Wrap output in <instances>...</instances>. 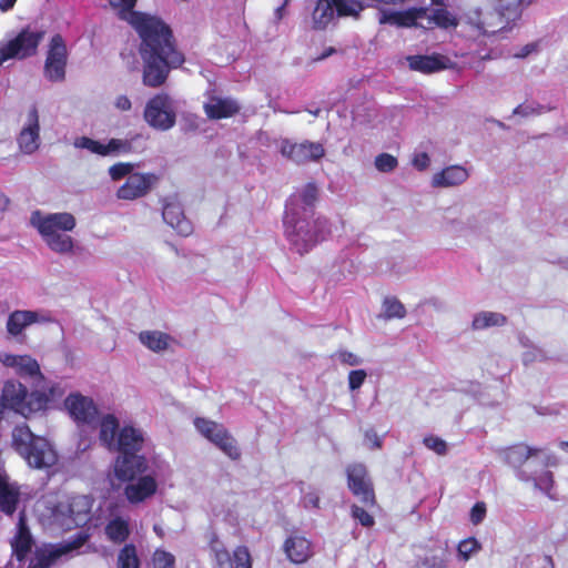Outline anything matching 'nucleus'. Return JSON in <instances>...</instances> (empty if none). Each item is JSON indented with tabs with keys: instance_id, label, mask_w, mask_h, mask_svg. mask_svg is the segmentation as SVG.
<instances>
[{
	"instance_id": "37",
	"label": "nucleus",
	"mask_w": 568,
	"mask_h": 568,
	"mask_svg": "<svg viewBox=\"0 0 568 568\" xmlns=\"http://www.w3.org/2000/svg\"><path fill=\"white\" fill-rule=\"evenodd\" d=\"M118 568H140V560L133 544H126L119 551Z\"/></svg>"
},
{
	"instance_id": "57",
	"label": "nucleus",
	"mask_w": 568,
	"mask_h": 568,
	"mask_svg": "<svg viewBox=\"0 0 568 568\" xmlns=\"http://www.w3.org/2000/svg\"><path fill=\"white\" fill-rule=\"evenodd\" d=\"M10 203V200L4 194L0 193V212H3L7 210L8 205Z\"/></svg>"
},
{
	"instance_id": "44",
	"label": "nucleus",
	"mask_w": 568,
	"mask_h": 568,
	"mask_svg": "<svg viewBox=\"0 0 568 568\" xmlns=\"http://www.w3.org/2000/svg\"><path fill=\"white\" fill-rule=\"evenodd\" d=\"M133 164L129 162H119L109 168L110 178L113 181H120L123 178H128L133 172Z\"/></svg>"
},
{
	"instance_id": "48",
	"label": "nucleus",
	"mask_w": 568,
	"mask_h": 568,
	"mask_svg": "<svg viewBox=\"0 0 568 568\" xmlns=\"http://www.w3.org/2000/svg\"><path fill=\"white\" fill-rule=\"evenodd\" d=\"M366 372L364 369L351 371L348 374V386L351 390L358 389L366 379Z\"/></svg>"
},
{
	"instance_id": "22",
	"label": "nucleus",
	"mask_w": 568,
	"mask_h": 568,
	"mask_svg": "<svg viewBox=\"0 0 568 568\" xmlns=\"http://www.w3.org/2000/svg\"><path fill=\"white\" fill-rule=\"evenodd\" d=\"M144 445V436L141 429L131 425L123 426L116 436V443L113 446L118 455L140 454Z\"/></svg>"
},
{
	"instance_id": "10",
	"label": "nucleus",
	"mask_w": 568,
	"mask_h": 568,
	"mask_svg": "<svg viewBox=\"0 0 568 568\" xmlns=\"http://www.w3.org/2000/svg\"><path fill=\"white\" fill-rule=\"evenodd\" d=\"M143 118L152 129L168 131L175 125L176 112L168 93H158L145 104Z\"/></svg>"
},
{
	"instance_id": "50",
	"label": "nucleus",
	"mask_w": 568,
	"mask_h": 568,
	"mask_svg": "<svg viewBox=\"0 0 568 568\" xmlns=\"http://www.w3.org/2000/svg\"><path fill=\"white\" fill-rule=\"evenodd\" d=\"M430 159L426 152L418 153L413 159V165L418 171H424L429 166Z\"/></svg>"
},
{
	"instance_id": "47",
	"label": "nucleus",
	"mask_w": 568,
	"mask_h": 568,
	"mask_svg": "<svg viewBox=\"0 0 568 568\" xmlns=\"http://www.w3.org/2000/svg\"><path fill=\"white\" fill-rule=\"evenodd\" d=\"M352 517L363 526V527H373L375 524L374 517L367 513L364 508L353 505L351 508Z\"/></svg>"
},
{
	"instance_id": "59",
	"label": "nucleus",
	"mask_w": 568,
	"mask_h": 568,
	"mask_svg": "<svg viewBox=\"0 0 568 568\" xmlns=\"http://www.w3.org/2000/svg\"><path fill=\"white\" fill-rule=\"evenodd\" d=\"M429 568H446L445 560H443V559L435 560L434 559V562L432 564V566Z\"/></svg>"
},
{
	"instance_id": "27",
	"label": "nucleus",
	"mask_w": 568,
	"mask_h": 568,
	"mask_svg": "<svg viewBox=\"0 0 568 568\" xmlns=\"http://www.w3.org/2000/svg\"><path fill=\"white\" fill-rule=\"evenodd\" d=\"M204 111L209 119L221 120L235 115L240 111V105L232 99H223L212 97L207 103L204 104Z\"/></svg>"
},
{
	"instance_id": "46",
	"label": "nucleus",
	"mask_w": 568,
	"mask_h": 568,
	"mask_svg": "<svg viewBox=\"0 0 568 568\" xmlns=\"http://www.w3.org/2000/svg\"><path fill=\"white\" fill-rule=\"evenodd\" d=\"M154 568H175V558L165 550H156L153 555Z\"/></svg>"
},
{
	"instance_id": "7",
	"label": "nucleus",
	"mask_w": 568,
	"mask_h": 568,
	"mask_svg": "<svg viewBox=\"0 0 568 568\" xmlns=\"http://www.w3.org/2000/svg\"><path fill=\"white\" fill-rule=\"evenodd\" d=\"M363 10L364 6L358 0H317L312 13L313 29L325 30L335 11L338 17L358 18Z\"/></svg>"
},
{
	"instance_id": "8",
	"label": "nucleus",
	"mask_w": 568,
	"mask_h": 568,
	"mask_svg": "<svg viewBox=\"0 0 568 568\" xmlns=\"http://www.w3.org/2000/svg\"><path fill=\"white\" fill-rule=\"evenodd\" d=\"M44 36V30L23 28L13 39L0 48V65L10 59L22 60L34 55Z\"/></svg>"
},
{
	"instance_id": "43",
	"label": "nucleus",
	"mask_w": 568,
	"mask_h": 568,
	"mask_svg": "<svg viewBox=\"0 0 568 568\" xmlns=\"http://www.w3.org/2000/svg\"><path fill=\"white\" fill-rule=\"evenodd\" d=\"M429 20L442 28H448L452 26H456V20L450 16V13L446 9H435L433 14L429 17Z\"/></svg>"
},
{
	"instance_id": "4",
	"label": "nucleus",
	"mask_w": 568,
	"mask_h": 568,
	"mask_svg": "<svg viewBox=\"0 0 568 568\" xmlns=\"http://www.w3.org/2000/svg\"><path fill=\"white\" fill-rule=\"evenodd\" d=\"M31 224L38 230L47 246L60 254L73 251V240L67 232L75 227V217L68 212L43 214L34 211L30 217Z\"/></svg>"
},
{
	"instance_id": "54",
	"label": "nucleus",
	"mask_w": 568,
	"mask_h": 568,
	"mask_svg": "<svg viewBox=\"0 0 568 568\" xmlns=\"http://www.w3.org/2000/svg\"><path fill=\"white\" fill-rule=\"evenodd\" d=\"M16 2L17 0H0V11L7 12L11 10L14 7Z\"/></svg>"
},
{
	"instance_id": "16",
	"label": "nucleus",
	"mask_w": 568,
	"mask_h": 568,
	"mask_svg": "<svg viewBox=\"0 0 568 568\" xmlns=\"http://www.w3.org/2000/svg\"><path fill=\"white\" fill-rule=\"evenodd\" d=\"M159 176L154 173L134 172L118 189L116 197L124 201H133L145 196L158 183Z\"/></svg>"
},
{
	"instance_id": "20",
	"label": "nucleus",
	"mask_w": 568,
	"mask_h": 568,
	"mask_svg": "<svg viewBox=\"0 0 568 568\" xmlns=\"http://www.w3.org/2000/svg\"><path fill=\"white\" fill-rule=\"evenodd\" d=\"M89 539L87 532L77 534L72 540L59 544L47 554H41L37 557V561L30 564L28 568H50L60 557L81 548Z\"/></svg>"
},
{
	"instance_id": "12",
	"label": "nucleus",
	"mask_w": 568,
	"mask_h": 568,
	"mask_svg": "<svg viewBox=\"0 0 568 568\" xmlns=\"http://www.w3.org/2000/svg\"><path fill=\"white\" fill-rule=\"evenodd\" d=\"M0 359L4 366L14 368L17 375L20 377L30 378L32 388L48 392V386H50L51 383H48L47 378L41 373L37 359L29 355L12 354H3Z\"/></svg>"
},
{
	"instance_id": "40",
	"label": "nucleus",
	"mask_w": 568,
	"mask_h": 568,
	"mask_svg": "<svg viewBox=\"0 0 568 568\" xmlns=\"http://www.w3.org/2000/svg\"><path fill=\"white\" fill-rule=\"evenodd\" d=\"M74 146L79 148V149H85V150L90 151L91 153H94V154H98L101 156L108 155V150H106L105 144H103L99 141H95L91 138H88V136H80V138L75 139Z\"/></svg>"
},
{
	"instance_id": "13",
	"label": "nucleus",
	"mask_w": 568,
	"mask_h": 568,
	"mask_svg": "<svg viewBox=\"0 0 568 568\" xmlns=\"http://www.w3.org/2000/svg\"><path fill=\"white\" fill-rule=\"evenodd\" d=\"M68 63V49L61 34H54L49 43L44 62V75L51 82H61L65 79Z\"/></svg>"
},
{
	"instance_id": "51",
	"label": "nucleus",
	"mask_w": 568,
	"mask_h": 568,
	"mask_svg": "<svg viewBox=\"0 0 568 568\" xmlns=\"http://www.w3.org/2000/svg\"><path fill=\"white\" fill-rule=\"evenodd\" d=\"M114 105L120 111H129L132 108L131 100L126 95L116 97Z\"/></svg>"
},
{
	"instance_id": "38",
	"label": "nucleus",
	"mask_w": 568,
	"mask_h": 568,
	"mask_svg": "<svg viewBox=\"0 0 568 568\" xmlns=\"http://www.w3.org/2000/svg\"><path fill=\"white\" fill-rule=\"evenodd\" d=\"M480 549V542L475 537H468L458 542L457 557L463 561H468Z\"/></svg>"
},
{
	"instance_id": "28",
	"label": "nucleus",
	"mask_w": 568,
	"mask_h": 568,
	"mask_svg": "<svg viewBox=\"0 0 568 568\" xmlns=\"http://www.w3.org/2000/svg\"><path fill=\"white\" fill-rule=\"evenodd\" d=\"M407 61L412 70L429 74L446 69L448 59L442 54H416L409 55Z\"/></svg>"
},
{
	"instance_id": "17",
	"label": "nucleus",
	"mask_w": 568,
	"mask_h": 568,
	"mask_svg": "<svg viewBox=\"0 0 568 568\" xmlns=\"http://www.w3.org/2000/svg\"><path fill=\"white\" fill-rule=\"evenodd\" d=\"M148 468V459L142 454L118 455L114 460V475L122 483L135 480L144 475Z\"/></svg>"
},
{
	"instance_id": "23",
	"label": "nucleus",
	"mask_w": 568,
	"mask_h": 568,
	"mask_svg": "<svg viewBox=\"0 0 568 568\" xmlns=\"http://www.w3.org/2000/svg\"><path fill=\"white\" fill-rule=\"evenodd\" d=\"M283 551L293 564H304L313 556L312 542L304 536L293 532L284 544Z\"/></svg>"
},
{
	"instance_id": "31",
	"label": "nucleus",
	"mask_w": 568,
	"mask_h": 568,
	"mask_svg": "<svg viewBox=\"0 0 568 568\" xmlns=\"http://www.w3.org/2000/svg\"><path fill=\"white\" fill-rule=\"evenodd\" d=\"M33 546V539L27 527L23 517L20 518L18 532L11 541L12 554L18 561H23L30 554Z\"/></svg>"
},
{
	"instance_id": "9",
	"label": "nucleus",
	"mask_w": 568,
	"mask_h": 568,
	"mask_svg": "<svg viewBox=\"0 0 568 568\" xmlns=\"http://www.w3.org/2000/svg\"><path fill=\"white\" fill-rule=\"evenodd\" d=\"M194 426L204 438L214 444L229 458L232 460L241 458V450L236 439L222 424L204 417H196Z\"/></svg>"
},
{
	"instance_id": "64",
	"label": "nucleus",
	"mask_w": 568,
	"mask_h": 568,
	"mask_svg": "<svg viewBox=\"0 0 568 568\" xmlns=\"http://www.w3.org/2000/svg\"><path fill=\"white\" fill-rule=\"evenodd\" d=\"M283 9H284V7L282 6V7L277 8V10H276V14H277L278 19L282 18Z\"/></svg>"
},
{
	"instance_id": "45",
	"label": "nucleus",
	"mask_w": 568,
	"mask_h": 568,
	"mask_svg": "<svg viewBox=\"0 0 568 568\" xmlns=\"http://www.w3.org/2000/svg\"><path fill=\"white\" fill-rule=\"evenodd\" d=\"M423 444L439 456L447 454V444L444 439L435 435H427L423 439Z\"/></svg>"
},
{
	"instance_id": "18",
	"label": "nucleus",
	"mask_w": 568,
	"mask_h": 568,
	"mask_svg": "<svg viewBox=\"0 0 568 568\" xmlns=\"http://www.w3.org/2000/svg\"><path fill=\"white\" fill-rule=\"evenodd\" d=\"M20 150L26 154H32L40 145L39 113L36 105H32L26 115V122L18 135Z\"/></svg>"
},
{
	"instance_id": "26",
	"label": "nucleus",
	"mask_w": 568,
	"mask_h": 568,
	"mask_svg": "<svg viewBox=\"0 0 568 568\" xmlns=\"http://www.w3.org/2000/svg\"><path fill=\"white\" fill-rule=\"evenodd\" d=\"M162 217L168 225L182 236H187L193 231L192 223L186 219L183 209L179 203H165L162 211Z\"/></svg>"
},
{
	"instance_id": "33",
	"label": "nucleus",
	"mask_w": 568,
	"mask_h": 568,
	"mask_svg": "<svg viewBox=\"0 0 568 568\" xmlns=\"http://www.w3.org/2000/svg\"><path fill=\"white\" fill-rule=\"evenodd\" d=\"M39 315L37 312L32 311H14L9 315L7 322L8 332L17 336L19 335L27 326L38 322Z\"/></svg>"
},
{
	"instance_id": "32",
	"label": "nucleus",
	"mask_w": 568,
	"mask_h": 568,
	"mask_svg": "<svg viewBox=\"0 0 568 568\" xmlns=\"http://www.w3.org/2000/svg\"><path fill=\"white\" fill-rule=\"evenodd\" d=\"M120 429L119 420L114 415L108 414L102 417L99 439L109 450L113 449Z\"/></svg>"
},
{
	"instance_id": "2",
	"label": "nucleus",
	"mask_w": 568,
	"mask_h": 568,
	"mask_svg": "<svg viewBox=\"0 0 568 568\" xmlns=\"http://www.w3.org/2000/svg\"><path fill=\"white\" fill-rule=\"evenodd\" d=\"M318 197V189L314 182L307 183L298 195L293 194L288 197L285 205L283 223L286 229L288 241L296 247L297 252L303 254L313 247L329 233L326 219H317L314 222L315 231H304L303 221L300 215V202L304 204V215L307 209H313Z\"/></svg>"
},
{
	"instance_id": "55",
	"label": "nucleus",
	"mask_w": 568,
	"mask_h": 568,
	"mask_svg": "<svg viewBox=\"0 0 568 568\" xmlns=\"http://www.w3.org/2000/svg\"><path fill=\"white\" fill-rule=\"evenodd\" d=\"M540 483H546V491L549 494V487L552 485V474L550 471H546L544 476L540 478Z\"/></svg>"
},
{
	"instance_id": "36",
	"label": "nucleus",
	"mask_w": 568,
	"mask_h": 568,
	"mask_svg": "<svg viewBox=\"0 0 568 568\" xmlns=\"http://www.w3.org/2000/svg\"><path fill=\"white\" fill-rule=\"evenodd\" d=\"M507 323V317L500 313L481 312L473 320L474 329H484L490 326H503Z\"/></svg>"
},
{
	"instance_id": "62",
	"label": "nucleus",
	"mask_w": 568,
	"mask_h": 568,
	"mask_svg": "<svg viewBox=\"0 0 568 568\" xmlns=\"http://www.w3.org/2000/svg\"><path fill=\"white\" fill-rule=\"evenodd\" d=\"M560 448L568 452V442H561L560 443Z\"/></svg>"
},
{
	"instance_id": "14",
	"label": "nucleus",
	"mask_w": 568,
	"mask_h": 568,
	"mask_svg": "<svg viewBox=\"0 0 568 568\" xmlns=\"http://www.w3.org/2000/svg\"><path fill=\"white\" fill-rule=\"evenodd\" d=\"M280 153L295 164H305L321 160L325 155V149L320 142L305 140L297 143L283 139L280 145Z\"/></svg>"
},
{
	"instance_id": "56",
	"label": "nucleus",
	"mask_w": 568,
	"mask_h": 568,
	"mask_svg": "<svg viewBox=\"0 0 568 568\" xmlns=\"http://www.w3.org/2000/svg\"><path fill=\"white\" fill-rule=\"evenodd\" d=\"M336 52L335 48L333 47H329L327 48L320 57H317L316 59H314L315 61H322L328 57H331L332 54H334Z\"/></svg>"
},
{
	"instance_id": "39",
	"label": "nucleus",
	"mask_w": 568,
	"mask_h": 568,
	"mask_svg": "<svg viewBox=\"0 0 568 568\" xmlns=\"http://www.w3.org/2000/svg\"><path fill=\"white\" fill-rule=\"evenodd\" d=\"M386 318H404L406 308L396 297H386L383 303Z\"/></svg>"
},
{
	"instance_id": "58",
	"label": "nucleus",
	"mask_w": 568,
	"mask_h": 568,
	"mask_svg": "<svg viewBox=\"0 0 568 568\" xmlns=\"http://www.w3.org/2000/svg\"><path fill=\"white\" fill-rule=\"evenodd\" d=\"M535 49V45H526L524 49H523V52L520 54H517V57H520V58H525L527 57L532 50Z\"/></svg>"
},
{
	"instance_id": "3",
	"label": "nucleus",
	"mask_w": 568,
	"mask_h": 568,
	"mask_svg": "<svg viewBox=\"0 0 568 568\" xmlns=\"http://www.w3.org/2000/svg\"><path fill=\"white\" fill-rule=\"evenodd\" d=\"M65 390L59 383H51L48 392L27 386L16 379L7 381L1 393V405L6 409L13 410L24 417L47 410L51 404L60 400Z\"/></svg>"
},
{
	"instance_id": "5",
	"label": "nucleus",
	"mask_w": 568,
	"mask_h": 568,
	"mask_svg": "<svg viewBox=\"0 0 568 568\" xmlns=\"http://www.w3.org/2000/svg\"><path fill=\"white\" fill-rule=\"evenodd\" d=\"M12 445L34 468H49L57 463L58 457L50 443L45 438L34 435L27 424L17 425L13 428Z\"/></svg>"
},
{
	"instance_id": "61",
	"label": "nucleus",
	"mask_w": 568,
	"mask_h": 568,
	"mask_svg": "<svg viewBox=\"0 0 568 568\" xmlns=\"http://www.w3.org/2000/svg\"><path fill=\"white\" fill-rule=\"evenodd\" d=\"M560 448L568 452V442H561L560 443Z\"/></svg>"
},
{
	"instance_id": "41",
	"label": "nucleus",
	"mask_w": 568,
	"mask_h": 568,
	"mask_svg": "<svg viewBox=\"0 0 568 568\" xmlns=\"http://www.w3.org/2000/svg\"><path fill=\"white\" fill-rule=\"evenodd\" d=\"M397 159L389 153H381L375 158V166L379 172H392L397 168Z\"/></svg>"
},
{
	"instance_id": "49",
	"label": "nucleus",
	"mask_w": 568,
	"mask_h": 568,
	"mask_svg": "<svg viewBox=\"0 0 568 568\" xmlns=\"http://www.w3.org/2000/svg\"><path fill=\"white\" fill-rule=\"evenodd\" d=\"M486 515V505L483 501L476 503L470 510V521L478 525L483 521Z\"/></svg>"
},
{
	"instance_id": "30",
	"label": "nucleus",
	"mask_w": 568,
	"mask_h": 568,
	"mask_svg": "<svg viewBox=\"0 0 568 568\" xmlns=\"http://www.w3.org/2000/svg\"><path fill=\"white\" fill-rule=\"evenodd\" d=\"M468 172L460 165H450L433 176L432 184L435 187L459 185L468 179Z\"/></svg>"
},
{
	"instance_id": "34",
	"label": "nucleus",
	"mask_w": 568,
	"mask_h": 568,
	"mask_svg": "<svg viewBox=\"0 0 568 568\" xmlns=\"http://www.w3.org/2000/svg\"><path fill=\"white\" fill-rule=\"evenodd\" d=\"M104 530L108 539L113 544H122L130 536L129 521L121 517L111 519Z\"/></svg>"
},
{
	"instance_id": "24",
	"label": "nucleus",
	"mask_w": 568,
	"mask_h": 568,
	"mask_svg": "<svg viewBox=\"0 0 568 568\" xmlns=\"http://www.w3.org/2000/svg\"><path fill=\"white\" fill-rule=\"evenodd\" d=\"M20 501V487L17 483L10 481L4 469L0 467V511L12 516Z\"/></svg>"
},
{
	"instance_id": "29",
	"label": "nucleus",
	"mask_w": 568,
	"mask_h": 568,
	"mask_svg": "<svg viewBox=\"0 0 568 568\" xmlns=\"http://www.w3.org/2000/svg\"><path fill=\"white\" fill-rule=\"evenodd\" d=\"M540 453V448L518 443L504 450V459L509 466L519 469L530 457H535Z\"/></svg>"
},
{
	"instance_id": "19",
	"label": "nucleus",
	"mask_w": 568,
	"mask_h": 568,
	"mask_svg": "<svg viewBox=\"0 0 568 568\" xmlns=\"http://www.w3.org/2000/svg\"><path fill=\"white\" fill-rule=\"evenodd\" d=\"M64 405L77 423L92 424L98 418L99 412L93 399L80 393L70 394L65 398Z\"/></svg>"
},
{
	"instance_id": "52",
	"label": "nucleus",
	"mask_w": 568,
	"mask_h": 568,
	"mask_svg": "<svg viewBox=\"0 0 568 568\" xmlns=\"http://www.w3.org/2000/svg\"><path fill=\"white\" fill-rule=\"evenodd\" d=\"M365 437L372 444V448H382L383 439L376 434L375 430H367Z\"/></svg>"
},
{
	"instance_id": "6",
	"label": "nucleus",
	"mask_w": 568,
	"mask_h": 568,
	"mask_svg": "<svg viewBox=\"0 0 568 568\" xmlns=\"http://www.w3.org/2000/svg\"><path fill=\"white\" fill-rule=\"evenodd\" d=\"M493 9L489 17L480 20L485 33L494 34L510 28L521 17L523 0H487Z\"/></svg>"
},
{
	"instance_id": "1",
	"label": "nucleus",
	"mask_w": 568,
	"mask_h": 568,
	"mask_svg": "<svg viewBox=\"0 0 568 568\" xmlns=\"http://www.w3.org/2000/svg\"><path fill=\"white\" fill-rule=\"evenodd\" d=\"M138 0H109L119 9V17L136 31L141 42L139 53L143 63L142 81L150 88L163 85L172 69L180 68L185 57L178 48L173 31L162 19L134 11Z\"/></svg>"
},
{
	"instance_id": "25",
	"label": "nucleus",
	"mask_w": 568,
	"mask_h": 568,
	"mask_svg": "<svg viewBox=\"0 0 568 568\" xmlns=\"http://www.w3.org/2000/svg\"><path fill=\"white\" fill-rule=\"evenodd\" d=\"M427 16V8H409L405 11H383L379 17L381 24H394L403 28L417 27V20Z\"/></svg>"
},
{
	"instance_id": "42",
	"label": "nucleus",
	"mask_w": 568,
	"mask_h": 568,
	"mask_svg": "<svg viewBox=\"0 0 568 568\" xmlns=\"http://www.w3.org/2000/svg\"><path fill=\"white\" fill-rule=\"evenodd\" d=\"M108 155L132 152V142L126 139H111L106 144Z\"/></svg>"
},
{
	"instance_id": "15",
	"label": "nucleus",
	"mask_w": 568,
	"mask_h": 568,
	"mask_svg": "<svg viewBox=\"0 0 568 568\" xmlns=\"http://www.w3.org/2000/svg\"><path fill=\"white\" fill-rule=\"evenodd\" d=\"M211 550L219 568H252L253 560L246 546H237L231 555L215 537L211 541Z\"/></svg>"
},
{
	"instance_id": "53",
	"label": "nucleus",
	"mask_w": 568,
	"mask_h": 568,
	"mask_svg": "<svg viewBox=\"0 0 568 568\" xmlns=\"http://www.w3.org/2000/svg\"><path fill=\"white\" fill-rule=\"evenodd\" d=\"M339 358L343 363H346L351 366H355V365H358L361 363V359L358 358V356H356L355 354L351 353V352H342L339 354Z\"/></svg>"
},
{
	"instance_id": "35",
	"label": "nucleus",
	"mask_w": 568,
	"mask_h": 568,
	"mask_svg": "<svg viewBox=\"0 0 568 568\" xmlns=\"http://www.w3.org/2000/svg\"><path fill=\"white\" fill-rule=\"evenodd\" d=\"M140 341L153 352H162L169 347L171 336L159 331H144L140 333Z\"/></svg>"
},
{
	"instance_id": "11",
	"label": "nucleus",
	"mask_w": 568,
	"mask_h": 568,
	"mask_svg": "<svg viewBox=\"0 0 568 568\" xmlns=\"http://www.w3.org/2000/svg\"><path fill=\"white\" fill-rule=\"evenodd\" d=\"M347 486L352 494L366 507L376 506L373 481L364 464L354 463L346 467Z\"/></svg>"
},
{
	"instance_id": "60",
	"label": "nucleus",
	"mask_w": 568,
	"mask_h": 568,
	"mask_svg": "<svg viewBox=\"0 0 568 568\" xmlns=\"http://www.w3.org/2000/svg\"><path fill=\"white\" fill-rule=\"evenodd\" d=\"M310 503L315 507L318 508L320 506V498L317 496L311 497Z\"/></svg>"
},
{
	"instance_id": "63",
	"label": "nucleus",
	"mask_w": 568,
	"mask_h": 568,
	"mask_svg": "<svg viewBox=\"0 0 568 568\" xmlns=\"http://www.w3.org/2000/svg\"><path fill=\"white\" fill-rule=\"evenodd\" d=\"M153 529H154V531H155L160 537H162V536H163V531H162V529H161V528H159L158 526H154V528H153Z\"/></svg>"
},
{
	"instance_id": "21",
	"label": "nucleus",
	"mask_w": 568,
	"mask_h": 568,
	"mask_svg": "<svg viewBox=\"0 0 568 568\" xmlns=\"http://www.w3.org/2000/svg\"><path fill=\"white\" fill-rule=\"evenodd\" d=\"M123 495L132 505L145 501L155 495L158 481L153 475H141L133 481H125Z\"/></svg>"
}]
</instances>
